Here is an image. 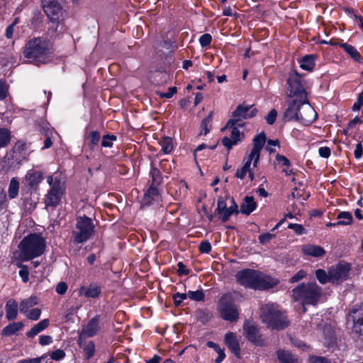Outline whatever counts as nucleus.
Wrapping results in <instances>:
<instances>
[{
  "label": "nucleus",
  "instance_id": "1",
  "mask_svg": "<svg viewBox=\"0 0 363 363\" xmlns=\"http://www.w3.org/2000/svg\"><path fill=\"white\" fill-rule=\"evenodd\" d=\"M50 45L49 40L43 37L28 40L23 48V56L33 63H46L50 58Z\"/></svg>",
  "mask_w": 363,
  "mask_h": 363
},
{
  "label": "nucleus",
  "instance_id": "2",
  "mask_svg": "<svg viewBox=\"0 0 363 363\" xmlns=\"http://www.w3.org/2000/svg\"><path fill=\"white\" fill-rule=\"evenodd\" d=\"M46 244L44 238L37 233L25 237L19 243V258L21 261H28L43 254Z\"/></svg>",
  "mask_w": 363,
  "mask_h": 363
},
{
  "label": "nucleus",
  "instance_id": "3",
  "mask_svg": "<svg viewBox=\"0 0 363 363\" xmlns=\"http://www.w3.org/2000/svg\"><path fill=\"white\" fill-rule=\"evenodd\" d=\"M259 317L263 323L272 330H284L289 325L285 313L274 303H267L260 308Z\"/></svg>",
  "mask_w": 363,
  "mask_h": 363
},
{
  "label": "nucleus",
  "instance_id": "4",
  "mask_svg": "<svg viewBox=\"0 0 363 363\" xmlns=\"http://www.w3.org/2000/svg\"><path fill=\"white\" fill-rule=\"evenodd\" d=\"M322 296V289L315 282L301 284L292 290V299L303 305H316Z\"/></svg>",
  "mask_w": 363,
  "mask_h": 363
},
{
  "label": "nucleus",
  "instance_id": "5",
  "mask_svg": "<svg viewBox=\"0 0 363 363\" xmlns=\"http://www.w3.org/2000/svg\"><path fill=\"white\" fill-rule=\"evenodd\" d=\"M218 310L220 316L225 320L235 322L238 319V311L234 303V298L230 294H224L220 298Z\"/></svg>",
  "mask_w": 363,
  "mask_h": 363
},
{
  "label": "nucleus",
  "instance_id": "6",
  "mask_svg": "<svg viewBox=\"0 0 363 363\" xmlns=\"http://www.w3.org/2000/svg\"><path fill=\"white\" fill-rule=\"evenodd\" d=\"M94 225L91 218L86 216L77 218L76 230L73 231L74 240L82 243L89 240L94 233Z\"/></svg>",
  "mask_w": 363,
  "mask_h": 363
},
{
  "label": "nucleus",
  "instance_id": "7",
  "mask_svg": "<svg viewBox=\"0 0 363 363\" xmlns=\"http://www.w3.org/2000/svg\"><path fill=\"white\" fill-rule=\"evenodd\" d=\"M287 84L291 97H295L296 99L299 100L307 99L306 82L298 72H295L289 75Z\"/></svg>",
  "mask_w": 363,
  "mask_h": 363
},
{
  "label": "nucleus",
  "instance_id": "8",
  "mask_svg": "<svg viewBox=\"0 0 363 363\" xmlns=\"http://www.w3.org/2000/svg\"><path fill=\"white\" fill-rule=\"evenodd\" d=\"M257 109L252 105H246L245 104H240L232 113V118L228 120L226 125L221 129L222 131L227 128H232L242 119H247L254 117Z\"/></svg>",
  "mask_w": 363,
  "mask_h": 363
},
{
  "label": "nucleus",
  "instance_id": "9",
  "mask_svg": "<svg viewBox=\"0 0 363 363\" xmlns=\"http://www.w3.org/2000/svg\"><path fill=\"white\" fill-rule=\"evenodd\" d=\"M300 101L296 121L304 125H309L316 119L317 113L307 99Z\"/></svg>",
  "mask_w": 363,
  "mask_h": 363
},
{
  "label": "nucleus",
  "instance_id": "10",
  "mask_svg": "<svg viewBox=\"0 0 363 363\" xmlns=\"http://www.w3.org/2000/svg\"><path fill=\"white\" fill-rule=\"evenodd\" d=\"M259 271L246 269L239 271L235 278L237 281L242 286L255 289V286L258 279Z\"/></svg>",
  "mask_w": 363,
  "mask_h": 363
},
{
  "label": "nucleus",
  "instance_id": "11",
  "mask_svg": "<svg viewBox=\"0 0 363 363\" xmlns=\"http://www.w3.org/2000/svg\"><path fill=\"white\" fill-rule=\"evenodd\" d=\"M63 189L60 179L55 178L54 184L46 195L45 203L46 206L56 207L62 198Z\"/></svg>",
  "mask_w": 363,
  "mask_h": 363
},
{
  "label": "nucleus",
  "instance_id": "12",
  "mask_svg": "<svg viewBox=\"0 0 363 363\" xmlns=\"http://www.w3.org/2000/svg\"><path fill=\"white\" fill-rule=\"evenodd\" d=\"M350 270V265L347 264H338L331 267L328 269L330 274V282L338 284L345 280Z\"/></svg>",
  "mask_w": 363,
  "mask_h": 363
},
{
  "label": "nucleus",
  "instance_id": "13",
  "mask_svg": "<svg viewBox=\"0 0 363 363\" xmlns=\"http://www.w3.org/2000/svg\"><path fill=\"white\" fill-rule=\"evenodd\" d=\"M42 6L48 18L52 21H57L62 15V9L58 0H42Z\"/></svg>",
  "mask_w": 363,
  "mask_h": 363
},
{
  "label": "nucleus",
  "instance_id": "14",
  "mask_svg": "<svg viewBox=\"0 0 363 363\" xmlns=\"http://www.w3.org/2000/svg\"><path fill=\"white\" fill-rule=\"evenodd\" d=\"M21 200L24 211L30 212L35 208L38 197L35 191L22 187Z\"/></svg>",
  "mask_w": 363,
  "mask_h": 363
},
{
  "label": "nucleus",
  "instance_id": "15",
  "mask_svg": "<svg viewBox=\"0 0 363 363\" xmlns=\"http://www.w3.org/2000/svg\"><path fill=\"white\" fill-rule=\"evenodd\" d=\"M244 333L246 338L252 344L257 346L264 345L259 328L253 323L246 321L243 325Z\"/></svg>",
  "mask_w": 363,
  "mask_h": 363
},
{
  "label": "nucleus",
  "instance_id": "16",
  "mask_svg": "<svg viewBox=\"0 0 363 363\" xmlns=\"http://www.w3.org/2000/svg\"><path fill=\"white\" fill-rule=\"evenodd\" d=\"M352 321L353 324L352 332L360 337L361 328L360 326L363 325V305L358 307H354L350 312L347 318V323Z\"/></svg>",
  "mask_w": 363,
  "mask_h": 363
},
{
  "label": "nucleus",
  "instance_id": "17",
  "mask_svg": "<svg viewBox=\"0 0 363 363\" xmlns=\"http://www.w3.org/2000/svg\"><path fill=\"white\" fill-rule=\"evenodd\" d=\"M266 141V136L264 133L257 135L252 140L253 147L248 155L249 157L254 160L253 165L256 167L259 160L260 151L262 149Z\"/></svg>",
  "mask_w": 363,
  "mask_h": 363
},
{
  "label": "nucleus",
  "instance_id": "18",
  "mask_svg": "<svg viewBox=\"0 0 363 363\" xmlns=\"http://www.w3.org/2000/svg\"><path fill=\"white\" fill-rule=\"evenodd\" d=\"M243 124L240 123H238L235 125L233 126L230 138L228 137H224L222 139L223 145L227 147L228 150H230L233 145L238 144V142L241 141L244 138V134L240 133L238 130V127L242 126Z\"/></svg>",
  "mask_w": 363,
  "mask_h": 363
},
{
  "label": "nucleus",
  "instance_id": "19",
  "mask_svg": "<svg viewBox=\"0 0 363 363\" xmlns=\"http://www.w3.org/2000/svg\"><path fill=\"white\" fill-rule=\"evenodd\" d=\"M230 198L229 196H219L218 199L217 208L215 213L219 215L220 219L223 223L227 222L231 216L230 208L227 206L226 201Z\"/></svg>",
  "mask_w": 363,
  "mask_h": 363
},
{
  "label": "nucleus",
  "instance_id": "20",
  "mask_svg": "<svg viewBox=\"0 0 363 363\" xmlns=\"http://www.w3.org/2000/svg\"><path fill=\"white\" fill-rule=\"evenodd\" d=\"M279 280L259 272L255 289L266 290L277 286Z\"/></svg>",
  "mask_w": 363,
  "mask_h": 363
},
{
  "label": "nucleus",
  "instance_id": "21",
  "mask_svg": "<svg viewBox=\"0 0 363 363\" xmlns=\"http://www.w3.org/2000/svg\"><path fill=\"white\" fill-rule=\"evenodd\" d=\"M26 179L27 185L24 187L35 191L38 184L43 179V173L39 171L29 172L26 176Z\"/></svg>",
  "mask_w": 363,
  "mask_h": 363
},
{
  "label": "nucleus",
  "instance_id": "22",
  "mask_svg": "<svg viewBox=\"0 0 363 363\" xmlns=\"http://www.w3.org/2000/svg\"><path fill=\"white\" fill-rule=\"evenodd\" d=\"M99 316H95L91 318L86 327L82 330L81 334L79 335V340L84 337H93L99 331Z\"/></svg>",
  "mask_w": 363,
  "mask_h": 363
},
{
  "label": "nucleus",
  "instance_id": "23",
  "mask_svg": "<svg viewBox=\"0 0 363 363\" xmlns=\"http://www.w3.org/2000/svg\"><path fill=\"white\" fill-rule=\"evenodd\" d=\"M299 99H293L289 103L288 107L284 111V119L287 121H296L298 109L299 108Z\"/></svg>",
  "mask_w": 363,
  "mask_h": 363
},
{
  "label": "nucleus",
  "instance_id": "24",
  "mask_svg": "<svg viewBox=\"0 0 363 363\" xmlns=\"http://www.w3.org/2000/svg\"><path fill=\"white\" fill-rule=\"evenodd\" d=\"M225 342L235 357L240 358V347L236 336L233 333L230 332L225 334Z\"/></svg>",
  "mask_w": 363,
  "mask_h": 363
},
{
  "label": "nucleus",
  "instance_id": "25",
  "mask_svg": "<svg viewBox=\"0 0 363 363\" xmlns=\"http://www.w3.org/2000/svg\"><path fill=\"white\" fill-rule=\"evenodd\" d=\"M257 208V203L252 196H245L240 204V212L245 215H250Z\"/></svg>",
  "mask_w": 363,
  "mask_h": 363
},
{
  "label": "nucleus",
  "instance_id": "26",
  "mask_svg": "<svg viewBox=\"0 0 363 363\" xmlns=\"http://www.w3.org/2000/svg\"><path fill=\"white\" fill-rule=\"evenodd\" d=\"M79 294L87 298H96L101 294V288L95 284H91L89 286H83L79 289Z\"/></svg>",
  "mask_w": 363,
  "mask_h": 363
},
{
  "label": "nucleus",
  "instance_id": "27",
  "mask_svg": "<svg viewBox=\"0 0 363 363\" xmlns=\"http://www.w3.org/2000/svg\"><path fill=\"white\" fill-rule=\"evenodd\" d=\"M302 251L305 255L314 257H323L325 254V251L322 247L314 245H303Z\"/></svg>",
  "mask_w": 363,
  "mask_h": 363
},
{
  "label": "nucleus",
  "instance_id": "28",
  "mask_svg": "<svg viewBox=\"0 0 363 363\" xmlns=\"http://www.w3.org/2000/svg\"><path fill=\"white\" fill-rule=\"evenodd\" d=\"M6 317L9 320H14L18 315V303L14 299H9L5 306Z\"/></svg>",
  "mask_w": 363,
  "mask_h": 363
},
{
  "label": "nucleus",
  "instance_id": "29",
  "mask_svg": "<svg viewBox=\"0 0 363 363\" xmlns=\"http://www.w3.org/2000/svg\"><path fill=\"white\" fill-rule=\"evenodd\" d=\"M277 358L281 363H299L298 358L289 351L279 350L277 352Z\"/></svg>",
  "mask_w": 363,
  "mask_h": 363
},
{
  "label": "nucleus",
  "instance_id": "30",
  "mask_svg": "<svg viewBox=\"0 0 363 363\" xmlns=\"http://www.w3.org/2000/svg\"><path fill=\"white\" fill-rule=\"evenodd\" d=\"M159 196V191L156 186H152L148 189L147 192L145 194L143 200L142 205L147 206L150 205L152 201L155 200Z\"/></svg>",
  "mask_w": 363,
  "mask_h": 363
},
{
  "label": "nucleus",
  "instance_id": "31",
  "mask_svg": "<svg viewBox=\"0 0 363 363\" xmlns=\"http://www.w3.org/2000/svg\"><path fill=\"white\" fill-rule=\"evenodd\" d=\"M24 325L22 322H13L9 324L2 330V335L9 337L22 330Z\"/></svg>",
  "mask_w": 363,
  "mask_h": 363
},
{
  "label": "nucleus",
  "instance_id": "32",
  "mask_svg": "<svg viewBox=\"0 0 363 363\" xmlns=\"http://www.w3.org/2000/svg\"><path fill=\"white\" fill-rule=\"evenodd\" d=\"M49 325V320L48 319H44L39 322L38 324L34 325L27 333L26 336L28 337H34L35 335H37L39 333L45 330L46 328H48Z\"/></svg>",
  "mask_w": 363,
  "mask_h": 363
},
{
  "label": "nucleus",
  "instance_id": "33",
  "mask_svg": "<svg viewBox=\"0 0 363 363\" xmlns=\"http://www.w3.org/2000/svg\"><path fill=\"white\" fill-rule=\"evenodd\" d=\"M38 304V298L36 296H30L27 299H24L21 301L19 306L20 312L22 313H26L28 310Z\"/></svg>",
  "mask_w": 363,
  "mask_h": 363
},
{
  "label": "nucleus",
  "instance_id": "34",
  "mask_svg": "<svg viewBox=\"0 0 363 363\" xmlns=\"http://www.w3.org/2000/svg\"><path fill=\"white\" fill-rule=\"evenodd\" d=\"M19 182L17 178L13 177L11 179L8 188V196L10 199H16L19 192Z\"/></svg>",
  "mask_w": 363,
  "mask_h": 363
},
{
  "label": "nucleus",
  "instance_id": "35",
  "mask_svg": "<svg viewBox=\"0 0 363 363\" xmlns=\"http://www.w3.org/2000/svg\"><path fill=\"white\" fill-rule=\"evenodd\" d=\"M340 46L356 62H360V54L357 49L349 44L342 43Z\"/></svg>",
  "mask_w": 363,
  "mask_h": 363
},
{
  "label": "nucleus",
  "instance_id": "36",
  "mask_svg": "<svg viewBox=\"0 0 363 363\" xmlns=\"http://www.w3.org/2000/svg\"><path fill=\"white\" fill-rule=\"evenodd\" d=\"M315 66L314 56L306 55L300 60V67L301 69L312 71Z\"/></svg>",
  "mask_w": 363,
  "mask_h": 363
},
{
  "label": "nucleus",
  "instance_id": "37",
  "mask_svg": "<svg viewBox=\"0 0 363 363\" xmlns=\"http://www.w3.org/2000/svg\"><path fill=\"white\" fill-rule=\"evenodd\" d=\"M337 219L339 220L337 222V224H340L341 225H350L353 221L352 214L347 211L340 212L337 216Z\"/></svg>",
  "mask_w": 363,
  "mask_h": 363
},
{
  "label": "nucleus",
  "instance_id": "38",
  "mask_svg": "<svg viewBox=\"0 0 363 363\" xmlns=\"http://www.w3.org/2000/svg\"><path fill=\"white\" fill-rule=\"evenodd\" d=\"M252 160L254 161L253 159L248 157L244 165L241 168L237 169L235 177L240 179H244L247 173L250 172V164Z\"/></svg>",
  "mask_w": 363,
  "mask_h": 363
},
{
  "label": "nucleus",
  "instance_id": "39",
  "mask_svg": "<svg viewBox=\"0 0 363 363\" xmlns=\"http://www.w3.org/2000/svg\"><path fill=\"white\" fill-rule=\"evenodd\" d=\"M196 319L205 324L208 323L212 318V313L206 309H199L196 312Z\"/></svg>",
  "mask_w": 363,
  "mask_h": 363
},
{
  "label": "nucleus",
  "instance_id": "40",
  "mask_svg": "<svg viewBox=\"0 0 363 363\" xmlns=\"http://www.w3.org/2000/svg\"><path fill=\"white\" fill-rule=\"evenodd\" d=\"M100 133L97 130H94L89 133V147L90 150L93 151L95 150L96 147H97L99 142L100 140Z\"/></svg>",
  "mask_w": 363,
  "mask_h": 363
},
{
  "label": "nucleus",
  "instance_id": "41",
  "mask_svg": "<svg viewBox=\"0 0 363 363\" xmlns=\"http://www.w3.org/2000/svg\"><path fill=\"white\" fill-rule=\"evenodd\" d=\"M213 112L211 111L208 113V115L204 118L201 123V128L202 130H203V135H206L209 131L210 128L212 126V120H213Z\"/></svg>",
  "mask_w": 363,
  "mask_h": 363
},
{
  "label": "nucleus",
  "instance_id": "42",
  "mask_svg": "<svg viewBox=\"0 0 363 363\" xmlns=\"http://www.w3.org/2000/svg\"><path fill=\"white\" fill-rule=\"evenodd\" d=\"M11 140L10 132L6 128H0V148L8 145Z\"/></svg>",
  "mask_w": 363,
  "mask_h": 363
},
{
  "label": "nucleus",
  "instance_id": "43",
  "mask_svg": "<svg viewBox=\"0 0 363 363\" xmlns=\"http://www.w3.org/2000/svg\"><path fill=\"white\" fill-rule=\"evenodd\" d=\"M160 145L162 147V151L168 154L171 152L173 149L172 140L169 137H164L161 141L160 142Z\"/></svg>",
  "mask_w": 363,
  "mask_h": 363
},
{
  "label": "nucleus",
  "instance_id": "44",
  "mask_svg": "<svg viewBox=\"0 0 363 363\" xmlns=\"http://www.w3.org/2000/svg\"><path fill=\"white\" fill-rule=\"evenodd\" d=\"M150 174L152 177V186H157L162 183V179L161 177L160 172L158 169H157L156 167H152L151 171H150Z\"/></svg>",
  "mask_w": 363,
  "mask_h": 363
},
{
  "label": "nucleus",
  "instance_id": "45",
  "mask_svg": "<svg viewBox=\"0 0 363 363\" xmlns=\"http://www.w3.org/2000/svg\"><path fill=\"white\" fill-rule=\"evenodd\" d=\"M315 276L318 281L321 284H325L328 282H330V274L324 269H318L315 271Z\"/></svg>",
  "mask_w": 363,
  "mask_h": 363
},
{
  "label": "nucleus",
  "instance_id": "46",
  "mask_svg": "<svg viewBox=\"0 0 363 363\" xmlns=\"http://www.w3.org/2000/svg\"><path fill=\"white\" fill-rule=\"evenodd\" d=\"M187 295L190 299L196 301H203L205 298V294L203 291L201 290H198L196 291H189Z\"/></svg>",
  "mask_w": 363,
  "mask_h": 363
},
{
  "label": "nucleus",
  "instance_id": "47",
  "mask_svg": "<svg viewBox=\"0 0 363 363\" xmlns=\"http://www.w3.org/2000/svg\"><path fill=\"white\" fill-rule=\"evenodd\" d=\"M116 140V136L114 135H105L102 138L101 146L104 147H111L113 146V142Z\"/></svg>",
  "mask_w": 363,
  "mask_h": 363
},
{
  "label": "nucleus",
  "instance_id": "48",
  "mask_svg": "<svg viewBox=\"0 0 363 363\" xmlns=\"http://www.w3.org/2000/svg\"><path fill=\"white\" fill-rule=\"evenodd\" d=\"M84 351L85 352L86 358L87 359L93 357L95 353V345L94 342L89 341L84 348Z\"/></svg>",
  "mask_w": 363,
  "mask_h": 363
},
{
  "label": "nucleus",
  "instance_id": "49",
  "mask_svg": "<svg viewBox=\"0 0 363 363\" xmlns=\"http://www.w3.org/2000/svg\"><path fill=\"white\" fill-rule=\"evenodd\" d=\"M306 276H307V272L306 271H304L303 269H301L290 278L289 282L290 283L298 282V281L305 278Z\"/></svg>",
  "mask_w": 363,
  "mask_h": 363
},
{
  "label": "nucleus",
  "instance_id": "50",
  "mask_svg": "<svg viewBox=\"0 0 363 363\" xmlns=\"http://www.w3.org/2000/svg\"><path fill=\"white\" fill-rule=\"evenodd\" d=\"M18 267L21 268L19 275L21 276L22 281L24 283H26L29 279L28 268L27 266L23 264H19Z\"/></svg>",
  "mask_w": 363,
  "mask_h": 363
},
{
  "label": "nucleus",
  "instance_id": "51",
  "mask_svg": "<svg viewBox=\"0 0 363 363\" xmlns=\"http://www.w3.org/2000/svg\"><path fill=\"white\" fill-rule=\"evenodd\" d=\"M40 314L41 310L35 308L28 311L26 314V317L30 320H37L39 319Z\"/></svg>",
  "mask_w": 363,
  "mask_h": 363
},
{
  "label": "nucleus",
  "instance_id": "52",
  "mask_svg": "<svg viewBox=\"0 0 363 363\" xmlns=\"http://www.w3.org/2000/svg\"><path fill=\"white\" fill-rule=\"evenodd\" d=\"M211 35L208 33H205L200 37L199 43L201 47H206L211 44Z\"/></svg>",
  "mask_w": 363,
  "mask_h": 363
},
{
  "label": "nucleus",
  "instance_id": "53",
  "mask_svg": "<svg viewBox=\"0 0 363 363\" xmlns=\"http://www.w3.org/2000/svg\"><path fill=\"white\" fill-rule=\"evenodd\" d=\"M188 295L187 294H180V293H177L175 294H174L173 296V299H174V304L175 306H179L183 300L186 299L187 298Z\"/></svg>",
  "mask_w": 363,
  "mask_h": 363
},
{
  "label": "nucleus",
  "instance_id": "54",
  "mask_svg": "<svg viewBox=\"0 0 363 363\" xmlns=\"http://www.w3.org/2000/svg\"><path fill=\"white\" fill-rule=\"evenodd\" d=\"M277 116V111L275 109H272L269 111L265 119L268 124L272 125L274 123Z\"/></svg>",
  "mask_w": 363,
  "mask_h": 363
},
{
  "label": "nucleus",
  "instance_id": "55",
  "mask_svg": "<svg viewBox=\"0 0 363 363\" xmlns=\"http://www.w3.org/2000/svg\"><path fill=\"white\" fill-rule=\"evenodd\" d=\"M199 250L202 253H208L211 250V245L208 240L202 241L199 245Z\"/></svg>",
  "mask_w": 363,
  "mask_h": 363
},
{
  "label": "nucleus",
  "instance_id": "56",
  "mask_svg": "<svg viewBox=\"0 0 363 363\" xmlns=\"http://www.w3.org/2000/svg\"><path fill=\"white\" fill-rule=\"evenodd\" d=\"M65 356V353L62 350H56L53 351L50 355L52 359L59 361Z\"/></svg>",
  "mask_w": 363,
  "mask_h": 363
},
{
  "label": "nucleus",
  "instance_id": "57",
  "mask_svg": "<svg viewBox=\"0 0 363 363\" xmlns=\"http://www.w3.org/2000/svg\"><path fill=\"white\" fill-rule=\"evenodd\" d=\"M274 237V235L269 233L262 234L259 236V241L261 244L264 245L269 242Z\"/></svg>",
  "mask_w": 363,
  "mask_h": 363
},
{
  "label": "nucleus",
  "instance_id": "58",
  "mask_svg": "<svg viewBox=\"0 0 363 363\" xmlns=\"http://www.w3.org/2000/svg\"><path fill=\"white\" fill-rule=\"evenodd\" d=\"M177 92V87L172 86L169 87L167 92L162 93L158 92L157 94L160 95L161 98H167L169 99L173 96V95Z\"/></svg>",
  "mask_w": 363,
  "mask_h": 363
},
{
  "label": "nucleus",
  "instance_id": "59",
  "mask_svg": "<svg viewBox=\"0 0 363 363\" xmlns=\"http://www.w3.org/2000/svg\"><path fill=\"white\" fill-rule=\"evenodd\" d=\"M67 290V285L65 282L61 281L56 286L55 291L60 295H63Z\"/></svg>",
  "mask_w": 363,
  "mask_h": 363
},
{
  "label": "nucleus",
  "instance_id": "60",
  "mask_svg": "<svg viewBox=\"0 0 363 363\" xmlns=\"http://www.w3.org/2000/svg\"><path fill=\"white\" fill-rule=\"evenodd\" d=\"M177 267H178V269H177L178 275L183 276V275H188L189 274V270L186 268V266L183 262H179L177 264Z\"/></svg>",
  "mask_w": 363,
  "mask_h": 363
},
{
  "label": "nucleus",
  "instance_id": "61",
  "mask_svg": "<svg viewBox=\"0 0 363 363\" xmlns=\"http://www.w3.org/2000/svg\"><path fill=\"white\" fill-rule=\"evenodd\" d=\"M310 363H332L324 357L312 356L310 357Z\"/></svg>",
  "mask_w": 363,
  "mask_h": 363
},
{
  "label": "nucleus",
  "instance_id": "62",
  "mask_svg": "<svg viewBox=\"0 0 363 363\" xmlns=\"http://www.w3.org/2000/svg\"><path fill=\"white\" fill-rule=\"evenodd\" d=\"M288 228L289 229L294 230L298 235H301L304 232V228L300 224L290 223Z\"/></svg>",
  "mask_w": 363,
  "mask_h": 363
},
{
  "label": "nucleus",
  "instance_id": "63",
  "mask_svg": "<svg viewBox=\"0 0 363 363\" xmlns=\"http://www.w3.org/2000/svg\"><path fill=\"white\" fill-rule=\"evenodd\" d=\"M276 160L279 163L281 164L284 166L289 167L291 165L290 161L284 155L277 154L276 155Z\"/></svg>",
  "mask_w": 363,
  "mask_h": 363
},
{
  "label": "nucleus",
  "instance_id": "64",
  "mask_svg": "<svg viewBox=\"0 0 363 363\" xmlns=\"http://www.w3.org/2000/svg\"><path fill=\"white\" fill-rule=\"evenodd\" d=\"M318 153L320 157L328 158L330 155V149L328 147H321L318 150Z\"/></svg>",
  "mask_w": 363,
  "mask_h": 363
}]
</instances>
